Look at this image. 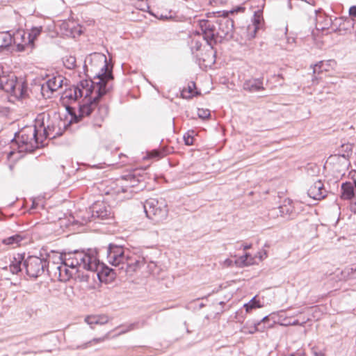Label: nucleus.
Returning <instances> with one entry per match:
<instances>
[{
    "mask_svg": "<svg viewBox=\"0 0 356 356\" xmlns=\"http://www.w3.org/2000/svg\"><path fill=\"white\" fill-rule=\"evenodd\" d=\"M37 206H38V204L35 201H33L32 205L30 209H35L37 208Z\"/></svg>",
    "mask_w": 356,
    "mask_h": 356,
    "instance_id": "43",
    "label": "nucleus"
},
{
    "mask_svg": "<svg viewBox=\"0 0 356 356\" xmlns=\"http://www.w3.org/2000/svg\"><path fill=\"white\" fill-rule=\"evenodd\" d=\"M232 264H233V261L229 259H227L224 261V265L227 267L232 266Z\"/></svg>",
    "mask_w": 356,
    "mask_h": 356,
    "instance_id": "40",
    "label": "nucleus"
},
{
    "mask_svg": "<svg viewBox=\"0 0 356 356\" xmlns=\"http://www.w3.org/2000/svg\"><path fill=\"white\" fill-rule=\"evenodd\" d=\"M197 115L200 118L205 120L210 117L211 113L210 111L207 108H198Z\"/></svg>",
    "mask_w": 356,
    "mask_h": 356,
    "instance_id": "30",
    "label": "nucleus"
},
{
    "mask_svg": "<svg viewBox=\"0 0 356 356\" xmlns=\"http://www.w3.org/2000/svg\"><path fill=\"white\" fill-rule=\"evenodd\" d=\"M149 157L150 158H161L163 156V153L160 151L154 149L152 152H150L149 154Z\"/></svg>",
    "mask_w": 356,
    "mask_h": 356,
    "instance_id": "35",
    "label": "nucleus"
},
{
    "mask_svg": "<svg viewBox=\"0 0 356 356\" xmlns=\"http://www.w3.org/2000/svg\"><path fill=\"white\" fill-rule=\"evenodd\" d=\"M140 9L142 10H145V7H141Z\"/></svg>",
    "mask_w": 356,
    "mask_h": 356,
    "instance_id": "52",
    "label": "nucleus"
},
{
    "mask_svg": "<svg viewBox=\"0 0 356 356\" xmlns=\"http://www.w3.org/2000/svg\"><path fill=\"white\" fill-rule=\"evenodd\" d=\"M243 7H237L229 11L223 10L222 14L216 19L219 38L231 39L234 32V20L229 17V14H234L238 12H243Z\"/></svg>",
    "mask_w": 356,
    "mask_h": 356,
    "instance_id": "7",
    "label": "nucleus"
},
{
    "mask_svg": "<svg viewBox=\"0 0 356 356\" xmlns=\"http://www.w3.org/2000/svg\"><path fill=\"white\" fill-rule=\"evenodd\" d=\"M250 257L249 254H245L242 256L239 259V262H241L243 266L250 265L252 262L250 261H248V258Z\"/></svg>",
    "mask_w": 356,
    "mask_h": 356,
    "instance_id": "36",
    "label": "nucleus"
},
{
    "mask_svg": "<svg viewBox=\"0 0 356 356\" xmlns=\"http://www.w3.org/2000/svg\"><path fill=\"white\" fill-rule=\"evenodd\" d=\"M42 31V26L32 27L29 32L27 33V41L29 43L30 49L34 47V41L41 34Z\"/></svg>",
    "mask_w": 356,
    "mask_h": 356,
    "instance_id": "20",
    "label": "nucleus"
},
{
    "mask_svg": "<svg viewBox=\"0 0 356 356\" xmlns=\"http://www.w3.org/2000/svg\"><path fill=\"white\" fill-rule=\"evenodd\" d=\"M202 42L199 39H196L195 38H193L191 41V49L192 51L195 50L198 51L202 47Z\"/></svg>",
    "mask_w": 356,
    "mask_h": 356,
    "instance_id": "32",
    "label": "nucleus"
},
{
    "mask_svg": "<svg viewBox=\"0 0 356 356\" xmlns=\"http://www.w3.org/2000/svg\"><path fill=\"white\" fill-rule=\"evenodd\" d=\"M271 327V325L261 326V322L254 321H248L241 327V332L244 334H254L257 332H264L267 328Z\"/></svg>",
    "mask_w": 356,
    "mask_h": 356,
    "instance_id": "17",
    "label": "nucleus"
},
{
    "mask_svg": "<svg viewBox=\"0 0 356 356\" xmlns=\"http://www.w3.org/2000/svg\"><path fill=\"white\" fill-rule=\"evenodd\" d=\"M288 7H289V9H292V4H291V0H289Z\"/></svg>",
    "mask_w": 356,
    "mask_h": 356,
    "instance_id": "48",
    "label": "nucleus"
},
{
    "mask_svg": "<svg viewBox=\"0 0 356 356\" xmlns=\"http://www.w3.org/2000/svg\"><path fill=\"white\" fill-rule=\"evenodd\" d=\"M250 248H251V245L250 244V245H244L243 249L245 250H246L248 249H250Z\"/></svg>",
    "mask_w": 356,
    "mask_h": 356,
    "instance_id": "46",
    "label": "nucleus"
},
{
    "mask_svg": "<svg viewBox=\"0 0 356 356\" xmlns=\"http://www.w3.org/2000/svg\"><path fill=\"white\" fill-rule=\"evenodd\" d=\"M349 15L351 17H356V6H353L349 8Z\"/></svg>",
    "mask_w": 356,
    "mask_h": 356,
    "instance_id": "38",
    "label": "nucleus"
},
{
    "mask_svg": "<svg viewBox=\"0 0 356 356\" xmlns=\"http://www.w3.org/2000/svg\"><path fill=\"white\" fill-rule=\"evenodd\" d=\"M263 78H252L245 80L243 84V90L250 92H256L264 90Z\"/></svg>",
    "mask_w": 356,
    "mask_h": 356,
    "instance_id": "16",
    "label": "nucleus"
},
{
    "mask_svg": "<svg viewBox=\"0 0 356 356\" xmlns=\"http://www.w3.org/2000/svg\"><path fill=\"white\" fill-rule=\"evenodd\" d=\"M269 321V318L268 316H264L261 320L257 321V322H261V326H266L265 324Z\"/></svg>",
    "mask_w": 356,
    "mask_h": 356,
    "instance_id": "39",
    "label": "nucleus"
},
{
    "mask_svg": "<svg viewBox=\"0 0 356 356\" xmlns=\"http://www.w3.org/2000/svg\"><path fill=\"white\" fill-rule=\"evenodd\" d=\"M92 65H99L101 70L95 76L97 81L92 80H83L68 89L63 94L62 98L67 99L70 103L74 102L79 98L84 97V103L79 106L78 114L74 116L76 122L88 118L86 121L94 127H101L108 113V108L106 104H99V99L104 95L107 82L113 78L111 72L107 71L106 58L101 54L94 53L90 54L85 61ZM87 66V64L85 65Z\"/></svg>",
    "mask_w": 356,
    "mask_h": 356,
    "instance_id": "1",
    "label": "nucleus"
},
{
    "mask_svg": "<svg viewBox=\"0 0 356 356\" xmlns=\"http://www.w3.org/2000/svg\"><path fill=\"white\" fill-rule=\"evenodd\" d=\"M316 99L320 102H322L323 101V99L319 97H316Z\"/></svg>",
    "mask_w": 356,
    "mask_h": 356,
    "instance_id": "50",
    "label": "nucleus"
},
{
    "mask_svg": "<svg viewBox=\"0 0 356 356\" xmlns=\"http://www.w3.org/2000/svg\"><path fill=\"white\" fill-rule=\"evenodd\" d=\"M356 182L347 181L341 185V197L349 200L354 197Z\"/></svg>",
    "mask_w": 356,
    "mask_h": 356,
    "instance_id": "19",
    "label": "nucleus"
},
{
    "mask_svg": "<svg viewBox=\"0 0 356 356\" xmlns=\"http://www.w3.org/2000/svg\"><path fill=\"white\" fill-rule=\"evenodd\" d=\"M63 64L67 69H74L76 67V58L72 56H67L63 59Z\"/></svg>",
    "mask_w": 356,
    "mask_h": 356,
    "instance_id": "27",
    "label": "nucleus"
},
{
    "mask_svg": "<svg viewBox=\"0 0 356 356\" xmlns=\"http://www.w3.org/2000/svg\"><path fill=\"white\" fill-rule=\"evenodd\" d=\"M244 307L247 312H250L253 309L261 307V305L260 302L256 299V297H254L248 303L244 305Z\"/></svg>",
    "mask_w": 356,
    "mask_h": 356,
    "instance_id": "26",
    "label": "nucleus"
},
{
    "mask_svg": "<svg viewBox=\"0 0 356 356\" xmlns=\"http://www.w3.org/2000/svg\"><path fill=\"white\" fill-rule=\"evenodd\" d=\"M107 260L118 270L130 275L145 264V259L141 255L113 244H110L107 248Z\"/></svg>",
    "mask_w": 356,
    "mask_h": 356,
    "instance_id": "3",
    "label": "nucleus"
},
{
    "mask_svg": "<svg viewBox=\"0 0 356 356\" xmlns=\"http://www.w3.org/2000/svg\"><path fill=\"white\" fill-rule=\"evenodd\" d=\"M332 24V19L331 17H327L325 19V25L327 26H331Z\"/></svg>",
    "mask_w": 356,
    "mask_h": 356,
    "instance_id": "42",
    "label": "nucleus"
},
{
    "mask_svg": "<svg viewBox=\"0 0 356 356\" xmlns=\"http://www.w3.org/2000/svg\"><path fill=\"white\" fill-rule=\"evenodd\" d=\"M172 15H170L169 16L161 15V16L159 17V19H172Z\"/></svg>",
    "mask_w": 356,
    "mask_h": 356,
    "instance_id": "41",
    "label": "nucleus"
},
{
    "mask_svg": "<svg viewBox=\"0 0 356 356\" xmlns=\"http://www.w3.org/2000/svg\"><path fill=\"white\" fill-rule=\"evenodd\" d=\"M216 19H200L198 21L200 31H197L198 36L202 35L203 40L207 42L209 46L216 43L218 36Z\"/></svg>",
    "mask_w": 356,
    "mask_h": 356,
    "instance_id": "10",
    "label": "nucleus"
},
{
    "mask_svg": "<svg viewBox=\"0 0 356 356\" xmlns=\"http://www.w3.org/2000/svg\"><path fill=\"white\" fill-rule=\"evenodd\" d=\"M85 321L86 323L90 325L92 328L93 325H98V321L97 320L96 316H88L85 318Z\"/></svg>",
    "mask_w": 356,
    "mask_h": 356,
    "instance_id": "33",
    "label": "nucleus"
},
{
    "mask_svg": "<svg viewBox=\"0 0 356 356\" xmlns=\"http://www.w3.org/2000/svg\"><path fill=\"white\" fill-rule=\"evenodd\" d=\"M54 254H60V252L51 251V253L48 254L47 257L49 260L52 261V265L51 266V270H55V266L60 264V261H58L56 256Z\"/></svg>",
    "mask_w": 356,
    "mask_h": 356,
    "instance_id": "28",
    "label": "nucleus"
},
{
    "mask_svg": "<svg viewBox=\"0 0 356 356\" xmlns=\"http://www.w3.org/2000/svg\"><path fill=\"white\" fill-rule=\"evenodd\" d=\"M0 89L17 98L26 96L27 86L24 81H19L13 74L0 75Z\"/></svg>",
    "mask_w": 356,
    "mask_h": 356,
    "instance_id": "6",
    "label": "nucleus"
},
{
    "mask_svg": "<svg viewBox=\"0 0 356 356\" xmlns=\"http://www.w3.org/2000/svg\"><path fill=\"white\" fill-rule=\"evenodd\" d=\"M24 254H16L13 256L10 264L9 266V269L13 274H17L21 272L22 270V265L24 266Z\"/></svg>",
    "mask_w": 356,
    "mask_h": 356,
    "instance_id": "18",
    "label": "nucleus"
},
{
    "mask_svg": "<svg viewBox=\"0 0 356 356\" xmlns=\"http://www.w3.org/2000/svg\"><path fill=\"white\" fill-rule=\"evenodd\" d=\"M351 150H352L351 145H346V151L348 152V151H351Z\"/></svg>",
    "mask_w": 356,
    "mask_h": 356,
    "instance_id": "44",
    "label": "nucleus"
},
{
    "mask_svg": "<svg viewBox=\"0 0 356 356\" xmlns=\"http://www.w3.org/2000/svg\"><path fill=\"white\" fill-rule=\"evenodd\" d=\"M279 209L282 216L291 215L293 211V209L291 205L280 206Z\"/></svg>",
    "mask_w": 356,
    "mask_h": 356,
    "instance_id": "31",
    "label": "nucleus"
},
{
    "mask_svg": "<svg viewBox=\"0 0 356 356\" xmlns=\"http://www.w3.org/2000/svg\"><path fill=\"white\" fill-rule=\"evenodd\" d=\"M88 278V276H84V275H82V277L81 278V281H83V280H87Z\"/></svg>",
    "mask_w": 356,
    "mask_h": 356,
    "instance_id": "47",
    "label": "nucleus"
},
{
    "mask_svg": "<svg viewBox=\"0 0 356 356\" xmlns=\"http://www.w3.org/2000/svg\"><path fill=\"white\" fill-rule=\"evenodd\" d=\"M22 240V237L20 235L15 234L6 238H4L2 242L5 245H17Z\"/></svg>",
    "mask_w": 356,
    "mask_h": 356,
    "instance_id": "25",
    "label": "nucleus"
},
{
    "mask_svg": "<svg viewBox=\"0 0 356 356\" xmlns=\"http://www.w3.org/2000/svg\"><path fill=\"white\" fill-rule=\"evenodd\" d=\"M60 264L55 266L54 274L60 282H65L79 273L81 269H95L94 257L85 251H75L68 254H54Z\"/></svg>",
    "mask_w": 356,
    "mask_h": 356,
    "instance_id": "2",
    "label": "nucleus"
},
{
    "mask_svg": "<svg viewBox=\"0 0 356 356\" xmlns=\"http://www.w3.org/2000/svg\"><path fill=\"white\" fill-rule=\"evenodd\" d=\"M49 265V261L36 256H29L24 262L26 274L30 277L36 278L42 275Z\"/></svg>",
    "mask_w": 356,
    "mask_h": 356,
    "instance_id": "11",
    "label": "nucleus"
},
{
    "mask_svg": "<svg viewBox=\"0 0 356 356\" xmlns=\"http://www.w3.org/2000/svg\"><path fill=\"white\" fill-rule=\"evenodd\" d=\"M113 217L111 208L103 202H96L90 207L89 210L86 211L82 216V223H87L97 219L106 220Z\"/></svg>",
    "mask_w": 356,
    "mask_h": 356,
    "instance_id": "9",
    "label": "nucleus"
},
{
    "mask_svg": "<svg viewBox=\"0 0 356 356\" xmlns=\"http://www.w3.org/2000/svg\"><path fill=\"white\" fill-rule=\"evenodd\" d=\"M43 136L40 130L37 127L29 126L24 127L18 134L15 136V142L13 145H17L19 152H32L42 145Z\"/></svg>",
    "mask_w": 356,
    "mask_h": 356,
    "instance_id": "4",
    "label": "nucleus"
},
{
    "mask_svg": "<svg viewBox=\"0 0 356 356\" xmlns=\"http://www.w3.org/2000/svg\"><path fill=\"white\" fill-rule=\"evenodd\" d=\"M97 320L98 321V325H104L108 322V317L106 315H99L96 316Z\"/></svg>",
    "mask_w": 356,
    "mask_h": 356,
    "instance_id": "34",
    "label": "nucleus"
},
{
    "mask_svg": "<svg viewBox=\"0 0 356 356\" xmlns=\"http://www.w3.org/2000/svg\"><path fill=\"white\" fill-rule=\"evenodd\" d=\"M145 212L149 218L156 220L164 219L168 215V205L163 198H149L143 205Z\"/></svg>",
    "mask_w": 356,
    "mask_h": 356,
    "instance_id": "8",
    "label": "nucleus"
},
{
    "mask_svg": "<svg viewBox=\"0 0 356 356\" xmlns=\"http://www.w3.org/2000/svg\"><path fill=\"white\" fill-rule=\"evenodd\" d=\"M138 325L139 323H131L130 324L129 326H128V328L125 330H122L120 334H124V333H126L128 331H130V330H134L135 328H138Z\"/></svg>",
    "mask_w": 356,
    "mask_h": 356,
    "instance_id": "37",
    "label": "nucleus"
},
{
    "mask_svg": "<svg viewBox=\"0 0 356 356\" xmlns=\"http://www.w3.org/2000/svg\"><path fill=\"white\" fill-rule=\"evenodd\" d=\"M26 35L27 33L24 30H17L13 35H11L12 44L17 46V51H23L26 48H30Z\"/></svg>",
    "mask_w": 356,
    "mask_h": 356,
    "instance_id": "15",
    "label": "nucleus"
},
{
    "mask_svg": "<svg viewBox=\"0 0 356 356\" xmlns=\"http://www.w3.org/2000/svg\"><path fill=\"white\" fill-rule=\"evenodd\" d=\"M143 177L137 171L122 175L116 180L115 193L124 194L123 198H131L133 193H137L144 186Z\"/></svg>",
    "mask_w": 356,
    "mask_h": 356,
    "instance_id": "5",
    "label": "nucleus"
},
{
    "mask_svg": "<svg viewBox=\"0 0 356 356\" xmlns=\"http://www.w3.org/2000/svg\"><path fill=\"white\" fill-rule=\"evenodd\" d=\"M86 252L87 255L90 256V257H92L95 258V261L93 263L95 264V269H86V270L96 272L97 277L101 282L106 280L107 278L108 277L112 279L114 274L113 270L109 268L107 266H105L104 264L99 262V260L97 259L96 252L89 250Z\"/></svg>",
    "mask_w": 356,
    "mask_h": 356,
    "instance_id": "12",
    "label": "nucleus"
},
{
    "mask_svg": "<svg viewBox=\"0 0 356 356\" xmlns=\"http://www.w3.org/2000/svg\"><path fill=\"white\" fill-rule=\"evenodd\" d=\"M307 194L311 198L320 200L325 197L327 191L324 188L323 183L321 180H317L310 185Z\"/></svg>",
    "mask_w": 356,
    "mask_h": 356,
    "instance_id": "14",
    "label": "nucleus"
},
{
    "mask_svg": "<svg viewBox=\"0 0 356 356\" xmlns=\"http://www.w3.org/2000/svg\"><path fill=\"white\" fill-rule=\"evenodd\" d=\"M184 140L186 145H192L194 140V131H188L184 135Z\"/></svg>",
    "mask_w": 356,
    "mask_h": 356,
    "instance_id": "29",
    "label": "nucleus"
},
{
    "mask_svg": "<svg viewBox=\"0 0 356 356\" xmlns=\"http://www.w3.org/2000/svg\"><path fill=\"white\" fill-rule=\"evenodd\" d=\"M291 325H300L299 321L298 320H296L294 321L293 323H291Z\"/></svg>",
    "mask_w": 356,
    "mask_h": 356,
    "instance_id": "45",
    "label": "nucleus"
},
{
    "mask_svg": "<svg viewBox=\"0 0 356 356\" xmlns=\"http://www.w3.org/2000/svg\"><path fill=\"white\" fill-rule=\"evenodd\" d=\"M12 41L10 31L0 32V51L9 47Z\"/></svg>",
    "mask_w": 356,
    "mask_h": 356,
    "instance_id": "22",
    "label": "nucleus"
},
{
    "mask_svg": "<svg viewBox=\"0 0 356 356\" xmlns=\"http://www.w3.org/2000/svg\"><path fill=\"white\" fill-rule=\"evenodd\" d=\"M108 339H109V332L106 333L104 336H103L102 337L94 338L93 339H92L81 346H79L77 347V348L86 349V348L92 346L93 344L104 342L106 340H107Z\"/></svg>",
    "mask_w": 356,
    "mask_h": 356,
    "instance_id": "23",
    "label": "nucleus"
},
{
    "mask_svg": "<svg viewBox=\"0 0 356 356\" xmlns=\"http://www.w3.org/2000/svg\"><path fill=\"white\" fill-rule=\"evenodd\" d=\"M55 126L48 124L47 127H44L43 133L42 136H43V140L47 138H54L58 134V132H55Z\"/></svg>",
    "mask_w": 356,
    "mask_h": 356,
    "instance_id": "24",
    "label": "nucleus"
},
{
    "mask_svg": "<svg viewBox=\"0 0 356 356\" xmlns=\"http://www.w3.org/2000/svg\"><path fill=\"white\" fill-rule=\"evenodd\" d=\"M322 69L317 68V72L315 74H319L320 72H323Z\"/></svg>",
    "mask_w": 356,
    "mask_h": 356,
    "instance_id": "49",
    "label": "nucleus"
},
{
    "mask_svg": "<svg viewBox=\"0 0 356 356\" xmlns=\"http://www.w3.org/2000/svg\"><path fill=\"white\" fill-rule=\"evenodd\" d=\"M63 79L61 76L49 78L41 86V92L44 97H50L53 92L56 91L63 85Z\"/></svg>",
    "mask_w": 356,
    "mask_h": 356,
    "instance_id": "13",
    "label": "nucleus"
},
{
    "mask_svg": "<svg viewBox=\"0 0 356 356\" xmlns=\"http://www.w3.org/2000/svg\"><path fill=\"white\" fill-rule=\"evenodd\" d=\"M188 89H189V92H191V86L188 87Z\"/></svg>",
    "mask_w": 356,
    "mask_h": 356,
    "instance_id": "51",
    "label": "nucleus"
},
{
    "mask_svg": "<svg viewBox=\"0 0 356 356\" xmlns=\"http://www.w3.org/2000/svg\"><path fill=\"white\" fill-rule=\"evenodd\" d=\"M337 65L334 60H322L315 64L313 66V72L315 74L317 72V68L322 69L324 71H328L330 69H333Z\"/></svg>",
    "mask_w": 356,
    "mask_h": 356,
    "instance_id": "21",
    "label": "nucleus"
}]
</instances>
